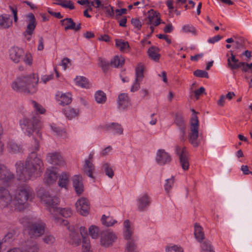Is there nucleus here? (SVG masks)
<instances>
[{"instance_id":"f257e3e1","label":"nucleus","mask_w":252,"mask_h":252,"mask_svg":"<svg viewBox=\"0 0 252 252\" xmlns=\"http://www.w3.org/2000/svg\"><path fill=\"white\" fill-rule=\"evenodd\" d=\"M31 153L25 163L18 161L15 163L17 177L18 180L27 182L40 176L43 172V163L36 152L39 149L38 141L34 139V146H32Z\"/></svg>"},{"instance_id":"f03ea898","label":"nucleus","mask_w":252,"mask_h":252,"mask_svg":"<svg viewBox=\"0 0 252 252\" xmlns=\"http://www.w3.org/2000/svg\"><path fill=\"white\" fill-rule=\"evenodd\" d=\"M34 197L33 189L26 183L18 185L13 199L8 189L0 187V205L2 207L10 205L14 206L15 210H21L28 201H32Z\"/></svg>"},{"instance_id":"7ed1b4c3","label":"nucleus","mask_w":252,"mask_h":252,"mask_svg":"<svg viewBox=\"0 0 252 252\" xmlns=\"http://www.w3.org/2000/svg\"><path fill=\"white\" fill-rule=\"evenodd\" d=\"M41 201L44 203L47 210L52 214L56 222L58 224L66 225L68 221L60 219L57 216L58 215L64 217H70L72 215V212L70 208H60L57 207L60 202V199L57 196H51L48 192H45L40 196Z\"/></svg>"},{"instance_id":"20e7f679","label":"nucleus","mask_w":252,"mask_h":252,"mask_svg":"<svg viewBox=\"0 0 252 252\" xmlns=\"http://www.w3.org/2000/svg\"><path fill=\"white\" fill-rule=\"evenodd\" d=\"M39 79L38 75L33 73L27 76H21L13 82L11 87L17 92L27 94H33L37 91Z\"/></svg>"},{"instance_id":"39448f33","label":"nucleus","mask_w":252,"mask_h":252,"mask_svg":"<svg viewBox=\"0 0 252 252\" xmlns=\"http://www.w3.org/2000/svg\"><path fill=\"white\" fill-rule=\"evenodd\" d=\"M19 123L21 128L26 135L31 136L35 133L37 136L41 137L40 129L41 125L37 114L32 118H23L20 121Z\"/></svg>"},{"instance_id":"423d86ee","label":"nucleus","mask_w":252,"mask_h":252,"mask_svg":"<svg viewBox=\"0 0 252 252\" xmlns=\"http://www.w3.org/2000/svg\"><path fill=\"white\" fill-rule=\"evenodd\" d=\"M124 237L127 240L126 248L125 252H138L137 246L135 242L131 239V236L133 234V227H131L128 220H126L124 222Z\"/></svg>"},{"instance_id":"0eeeda50","label":"nucleus","mask_w":252,"mask_h":252,"mask_svg":"<svg viewBox=\"0 0 252 252\" xmlns=\"http://www.w3.org/2000/svg\"><path fill=\"white\" fill-rule=\"evenodd\" d=\"M199 121L196 115H194L191 119L189 131L188 134L189 141L194 147L199 146L200 142L198 138Z\"/></svg>"},{"instance_id":"6e6552de","label":"nucleus","mask_w":252,"mask_h":252,"mask_svg":"<svg viewBox=\"0 0 252 252\" xmlns=\"http://www.w3.org/2000/svg\"><path fill=\"white\" fill-rule=\"evenodd\" d=\"M175 153L179 157L180 165L182 169L188 170L189 168V153L185 147L176 145L175 147Z\"/></svg>"},{"instance_id":"1a4fd4ad","label":"nucleus","mask_w":252,"mask_h":252,"mask_svg":"<svg viewBox=\"0 0 252 252\" xmlns=\"http://www.w3.org/2000/svg\"><path fill=\"white\" fill-rule=\"evenodd\" d=\"M26 17L27 19V26L26 31L23 33V35L27 40L30 41L36 28L37 23L35 17L33 13H29Z\"/></svg>"},{"instance_id":"9d476101","label":"nucleus","mask_w":252,"mask_h":252,"mask_svg":"<svg viewBox=\"0 0 252 252\" xmlns=\"http://www.w3.org/2000/svg\"><path fill=\"white\" fill-rule=\"evenodd\" d=\"M45 227V223L41 220H38L29 226V233L32 237H40L44 234Z\"/></svg>"},{"instance_id":"9b49d317","label":"nucleus","mask_w":252,"mask_h":252,"mask_svg":"<svg viewBox=\"0 0 252 252\" xmlns=\"http://www.w3.org/2000/svg\"><path fill=\"white\" fill-rule=\"evenodd\" d=\"M46 159L49 163L63 166L65 165V160L61 153L59 152H51L47 154Z\"/></svg>"},{"instance_id":"f8f14e48","label":"nucleus","mask_w":252,"mask_h":252,"mask_svg":"<svg viewBox=\"0 0 252 252\" xmlns=\"http://www.w3.org/2000/svg\"><path fill=\"white\" fill-rule=\"evenodd\" d=\"M117 236L114 233L109 230L103 231L101 233L100 244L105 247L112 245L116 241Z\"/></svg>"},{"instance_id":"ddd939ff","label":"nucleus","mask_w":252,"mask_h":252,"mask_svg":"<svg viewBox=\"0 0 252 252\" xmlns=\"http://www.w3.org/2000/svg\"><path fill=\"white\" fill-rule=\"evenodd\" d=\"M77 211L82 216H86L89 214L90 203L85 198L78 200L75 204Z\"/></svg>"},{"instance_id":"4468645a","label":"nucleus","mask_w":252,"mask_h":252,"mask_svg":"<svg viewBox=\"0 0 252 252\" xmlns=\"http://www.w3.org/2000/svg\"><path fill=\"white\" fill-rule=\"evenodd\" d=\"M62 26L64 27V30L67 31L69 30H73L75 32L79 31L81 28L80 23L76 24L71 18H66L61 20Z\"/></svg>"},{"instance_id":"2eb2a0df","label":"nucleus","mask_w":252,"mask_h":252,"mask_svg":"<svg viewBox=\"0 0 252 252\" xmlns=\"http://www.w3.org/2000/svg\"><path fill=\"white\" fill-rule=\"evenodd\" d=\"M24 56L23 50L18 47H12L9 50L10 58L15 63H18L23 60Z\"/></svg>"},{"instance_id":"dca6fc26","label":"nucleus","mask_w":252,"mask_h":252,"mask_svg":"<svg viewBox=\"0 0 252 252\" xmlns=\"http://www.w3.org/2000/svg\"><path fill=\"white\" fill-rule=\"evenodd\" d=\"M151 203L150 198L147 194H144L137 199V208L140 212L145 211Z\"/></svg>"},{"instance_id":"f3484780","label":"nucleus","mask_w":252,"mask_h":252,"mask_svg":"<svg viewBox=\"0 0 252 252\" xmlns=\"http://www.w3.org/2000/svg\"><path fill=\"white\" fill-rule=\"evenodd\" d=\"M96 8L103 9L106 16L109 17L114 16V10L113 7L105 1H101L100 0H96Z\"/></svg>"},{"instance_id":"a211bd4d","label":"nucleus","mask_w":252,"mask_h":252,"mask_svg":"<svg viewBox=\"0 0 252 252\" xmlns=\"http://www.w3.org/2000/svg\"><path fill=\"white\" fill-rule=\"evenodd\" d=\"M14 178V175L6 166L0 164V180L8 183Z\"/></svg>"},{"instance_id":"6ab92c4d","label":"nucleus","mask_w":252,"mask_h":252,"mask_svg":"<svg viewBox=\"0 0 252 252\" xmlns=\"http://www.w3.org/2000/svg\"><path fill=\"white\" fill-rule=\"evenodd\" d=\"M170 155L164 150H158L157 153L156 161L160 165H164L171 161Z\"/></svg>"},{"instance_id":"aec40b11","label":"nucleus","mask_w":252,"mask_h":252,"mask_svg":"<svg viewBox=\"0 0 252 252\" xmlns=\"http://www.w3.org/2000/svg\"><path fill=\"white\" fill-rule=\"evenodd\" d=\"M58 178L57 171L54 167L47 169L45 174V182L48 185H51L55 182Z\"/></svg>"},{"instance_id":"412c9836","label":"nucleus","mask_w":252,"mask_h":252,"mask_svg":"<svg viewBox=\"0 0 252 252\" xmlns=\"http://www.w3.org/2000/svg\"><path fill=\"white\" fill-rule=\"evenodd\" d=\"M56 99L59 104L64 106L70 104L72 101L71 95L70 93H62L58 92L56 94Z\"/></svg>"},{"instance_id":"4be33fe9","label":"nucleus","mask_w":252,"mask_h":252,"mask_svg":"<svg viewBox=\"0 0 252 252\" xmlns=\"http://www.w3.org/2000/svg\"><path fill=\"white\" fill-rule=\"evenodd\" d=\"M148 24L154 25L155 27L158 26L161 23V19L159 13L151 9L149 11Z\"/></svg>"},{"instance_id":"5701e85b","label":"nucleus","mask_w":252,"mask_h":252,"mask_svg":"<svg viewBox=\"0 0 252 252\" xmlns=\"http://www.w3.org/2000/svg\"><path fill=\"white\" fill-rule=\"evenodd\" d=\"M73 186L76 193L80 195L84 191V186L82 183L81 177L79 175H75L72 179Z\"/></svg>"},{"instance_id":"b1692460","label":"nucleus","mask_w":252,"mask_h":252,"mask_svg":"<svg viewBox=\"0 0 252 252\" xmlns=\"http://www.w3.org/2000/svg\"><path fill=\"white\" fill-rule=\"evenodd\" d=\"M118 103L120 109H125L130 105V99L128 94L125 93L120 94L118 96Z\"/></svg>"},{"instance_id":"393cba45","label":"nucleus","mask_w":252,"mask_h":252,"mask_svg":"<svg viewBox=\"0 0 252 252\" xmlns=\"http://www.w3.org/2000/svg\"><path fill=\"white\" fill-rule=\"evenodd\" d=\"M12 20L9 14H2L0 16V28L3 29H8L12 25Z\"/></svg>"},{"instance_id":"a878e982","label":"nucleus","mask_w":252,"mask_h":252,"mask_svg":"<svg viewBox=\"0 0 252 252\" xmlns=\"http://www.w3.org/2000/svg\"><path fill=\"white\" fill-rule=\"evenodd\" d=\"M94 166L91 161H90L89 160H85L83 170L84 172L90 178H94L93 172L94 171Z\"/></svg>"},{"instance_id":"bb28decb","label":"nucleus","mask_w":252,"mask_h":252,"mask_svg":"<svg viewBox=\"0 0 252 252\" xmlns=\"http://www.w3.org/2000/svg\"><path fill=\"white\" fill-rule=\"evenodd\" d=\"M67 241L72 245L78 246L81 243V239L77 232L71 231L69 234Z\"/></svg>"},{"instance_id":"cd10ccee","label":"nucleus","mask_w":252,"mask_h":252,"mask_svg":"<svg viewBox=\"0 0 252 252\" xmlns=\"http://www.w3.org/2000/svg\"><path fill=\"white\" fill-rule=\"evenodd\" d=\"M231 56L228 57L227 59V65L229 68L232 70H235L239 68V62L238 59H237L235 56L233 54L232 51H230Z\"/></svg>"},{"instance_id":"c85d7f7f","label":"nucleus","mask_w":252,"mask_h":252,"mask_svg":"<svg viewBox=\"0 0 252 252\" xmlns=\"http://www.w3.org/2000/svg\"><path fill=\"white\" fill-rule=\"evenodd\" d=\"M106 129L117 134L120 135L123 133V128L121 125L118 123H113L109 124L106 126Z\"/></svg>"},{"instance_id":"c756f323","label":"nucleus","mask_w":252,"mask_h":252,"mask_svg":"<svg viewBox=\"0 0 252 252\" xmlns=\"http://www.w3.org/2000/svg\"><path fill=\"white\" fill-rule=\"evenodd\" d=\"M7 150L8 152L12 154H16L22 152V147L18 145L14 141H9L7 144Z\"/></svg>"},{"instance_id":"7c9ffc66","label":"nucleus","mask_w":252,"mask_h":252,"mask_svg":"<svg viewBox=\"0 0 252 252\" xmlns=\"http://www.w3.org/2000/svg\"><path fill=\"white\" fill-rule=\"evenodd\" d=\"M75 82L77 85L84 88H89L91 84L89 83L88 79L83 76H77L75 79Z\"/></svg>"},{"instance_id":"2f4dec72","label":"nucleus","mask_w":252,"mask_h":252,"mask_svg":"<svg viewBox=\"0 0 252 252\" xmlns=\"http://www.w3.org/2000/svg\"><path fill=\"white\" fill-rule=\"evenodd\" d=\"M159 49L155 46H152L148 50V54L150 58L155 61H158L160 58V55L158 54Z\"/></svg>"},{"instance_id":"473e14b6","label":"nucleus","mask_w":252,"mask_h":252,"mask_svg":"<svg viewBox=\"0 0 252 252\" xmlns=\"http://www.w3.org/2000/svg\"><path fill=\"white\" fill-rule=\"evenodd\" d=\"M69 175L66 172H63L59 176V186L62 188H66L69 182Z\"/></svg>"},{"instance_id":"72a5a7b5","label":"nucleus","mask_w":252,"mask_h":252,"mask_svg":"<svg viewBox=\"0 0 252 252\" xmlns=\"http://www.w3.org/2000/svg\"><path fill=\"white\" fill-rule=\"evenodd\" d=\"M144 66L143 64L139 63L135 68L136 81L142 80L144 77Z\"/></svg>"},{"instance_id":"f704fd0d","label":"nucleus","mask_w":252,"mask_h":252,"mask_svg":"<svg viewBox=\"0 0 252 252\" xmlns=\"http://www.w3.org/2000/svg\"><path fill=\"white\" fill-rule=\"evenodd\" d=\"M194 234L195 238L199 242H201L204 239V233L203 232L202 228L196 224L194 226Z\"/></svg>"},{"instance_id":"c9c22d12","label":"nucleus","mask_w":252,"mask_h":252,"mask_svg":"<svg viewBox=\"0 0 252 252\" xmlns=\"http://www.w3.org/2000/svg\"><path fill=\"white\" fill-rule=\"evenodd\" d=\"M201 252H215L211 242L208 240L203 241L200 246Z\"/></svg>"},{"instance_id":"e433bc0d","label":"nucleus","mask_w":252,"mask_h":252,"mask_svg":"<svg viewBox=\"0 0 252 252\" xmlns=\"http://www.w3.org/2000/svg\"><path fill=\"white\" fill-rule=\"evenodd\" d=\"M174 122L177 126L179 127V129L186 128V122L182 115L177 114L175 116Z\"/></svg>"},{"instance_id":"4c0bfd02","label":"nucleus","mask_w":252,"mask_h":252,"mask_svg":"<svg viewBox=\"0 0 252 252\" xmlns=\"http://www.w3.org/2000/svg\"><path fill=\"white\" fill-rule=\"evenodd\" d=\"M64 113L67 118L69 119H71L78 115L79 110L78 109L67 107L64 110Z\"/></svg>"},{"instance_id":"58836bf2","label":"nucleus","mask_w":252,"mask_h":252,"mask_svg":"<svg viewBox=\"0 0 252 252\" xmlns=\"http://www.w3.org/2000/svg\"><path fill=\"white\" fill-rule=\"evenodd\" d=\"M116 45L121 52H124L129 48V45L127 41H125L122 39H116Z\"/></svg>"},{"instance_id":"ea45409f","label":"nucleus","mask_w":252,"mask_h":252,"mask_svg":"<svg viewBox=\"0 0 252 252\" xmlns=\"http://www.w3.org/2000/svg\"><path fill=\"white\" fill-rule=\"evenodd\" d=\"M94 97L98 103H104L106 100V94L101 91H97L94 94Z\"/></svg>"},{"instance_id":"a19ab883","label":"nucleus","mask_w":252,"mask_h":252,"mask_svg":"<svg viewBox=\"0 0 252 252\" xmlns=\"http://www.w3.org/2000/svg\"><path fill=\"white\" fill-rule=\"evenodd\" d=\"M39 249L38 245L36 242H32L28 245L27 247L22 251V252H38Z\"/></svg>"},{"instance_id":"79ce46f5","label":"nucleus","mask_w":252,"mask_h":252,"mask_svg":"<svg viewBox=\"0 0 252 252\" xmlns=\"http://www.w3.org/2000/svg\"><path fill=\"white\" fill-rule=\"evenodd\" d=\"M125 60L123 57L115 56L111 61L110 64L115 67L122 66L124 63Z\"/></svg>"},{"instance_id":"37998d69","label":"nucleus","mask_w":252,"mask_h":252,"mask_svg":"<svg viewBox=\"0 0 252 252\" xmlns=\"http://www.w3.org/2000/svg\"><path fill=\"white\" fill-rule=\"evenodd\" d=\"M102 170L109 178H112L114 176L113 170L108 163L106 162L103 164Z\"/></svg>"},{"instance_id":"c03bdc74","label":"nucleus","mask_w":252,"mask_h":252,"mask_svg":"<svg viewBox=\"0 0 252 252\" xmlns=\"http://www.w3.org/2000/svg\"><path fill=\"white\" fill-rule=\"evenodd\" d=\"M101 221L103 225L108 227L111 226L117 222V221L113 220L111 217H106L105 215L102 216Z\"/></svg>"},{"instance_id":"a18cd8bd","label":"nucleus","mask_w":252,"mask_h":252,"mask_svg":"<svg viewBox=\"0 0 252 252\" xmlns=\"http://www.w3.org/2000/svg\"><path fill=\"white\" fill-rule=\"evenodd\" d=\"M89 234L93 239L98 238L99 234V229L95 225H91L89 228Z\"/></svg>"},{"instance_id":"49530a36","label":"nucleus","mask_w":252,"mask_h":252,"mask_svg":"<svg viewBox=\"0 0 252 252\" xmlns=\"http://www.w3.org/2000/svg\"><path fill=\"white\" fill-rule=\"evenodd\" d=\"M98 65L100 66L104 72H106L109 68L110 63L105 59L101 57L98 58Z\"/></svg>"},{"instance_id":"de8ad7c7","label":"nucleus","mask_w":252,"mask_h":252,"mask_svg":"<svg viewBox=\"0 0 252 252\" xmlns=\"http://www.w3.org/2000/svg\"><path fill=\"white\" fill-rule=\"evenodd\" d=\"M174 183V177L172 176L171 178L166 179L164 185V189L166 192H169L172 189Z\"/></svg>"},{"instance_id":"09e8293b","label":"nucleus","mask_w":252,"mask_h":252,"mask_svg":"<svg viewBox=\"0 0 252 252\" xmlns=\"http://www.w3.org/2000/svg\"><path fill=\"white\" fill-rule=\"evenodd\" d=\"M82 252H92L89 239L84 238L82 245Z\"/></svg>"},{"instance_id":"8fccbe9b","label":"nucleus","mask_w":252,"mask_h":252,"mask_svg":"<svg viewBox=\"0 0 252 252\" xmlns=\"http://www.w3.org/2000/svg\"><path fill=\"white\" fill-rule=\"evenodd\" d=\"M51 128L53 132L59 136L65 137L66 133L65 131L59 127L55 126H51Z\"/></svg>"},{"instance_id":"3c124183","label":"nucleus","mask_w":252,"mask_h":252,"mask_svg":"<svg viewBox=\"0 0 252 252\" xmlns=\"http://www.w3.org/2000/svg\"><path fill=\"white\" fill-rule=\"evenodd\" d=\"M32 103L33 106L34 110L39 114H44L45 112V109L39 103L34 100L32 101Z\"/></svg>"},{"instance_id":"603ef678","label":"nucleus","mask_w":252,"mask_h":252,"mask_svg":"<svg viewBox=\"0 0 252 252\" xmlns=\"http://www.w3.org/2000/svg\"><path fill=\"white\" fill-rule=\"evenodd\" d=\"M166 252H184L183 249L178 246H168L165 249Z\"/></svg>"},{"instance_id":"864d4df0","label":"nucleus","mask_w":252,"mask_h":252,"mask_svg":"<svg viewBox=\"0 0 252 252\" xmlns=\"http://www.w3.org/2000/svg\"><path fill=\"white\" fill-rule=\"evenodd\" d=\"M182 31L185 33H191L193 34H196L195 28L190 25H186L183 27Z\"/></svg>"},{"instance_id":"5fc2aeb1","label":"nucleus","mask_w":252,"mask_h":252,"mask_svg":"<svg viewBox=\"0 0 252 252\" xmlns=\"http://www.w3.org/2000/svg\"><path fill=\"white\" fill-rule=\"evenodd\" d=\"M62 7L69 10H73L75 8L73 2L70 0H64Z\"/></svg>"},{"instance_id":"6e6d98bb","label":"nucleus","mask_w":252,"mask_h":252,"mask_svg":"<svg viewBox=\"0 0 252 252\" xmlns=\"http://www.w3.org/2000/svg\"><path fill=\"white\" fill-rule=\"evenodd\" d=\"M193 74L197 77H204L206 78H209L208 72L203 70L197 69L194 71Z\"/></svg>"},{"instance_id":"4d7b16f0","label":"nucleus","mask_w":252,"mask_h":252,"mask_svg":"<svg viewBox=\"0 0 252 252\" xmlns=\"http://www.w3.org/2000/svg\"><path fill=\"white\" fill-rule=\"evenodd\" d=\"M43 241L47 244H52L55 241V237L50 234L46 235L43 238Z\"/></svg>"},{"instance_id":"13d9d810","label":"nucleus","mask_w":252,"mask_h":252,"mask_svg":"<svg viewBox=\"0 0 252 252\" xmlns=\"http://www.w3.org/2000/svg\"><path fill=\"white\" fill-rule=\"evenodd\" d=\"M131 24L136 28L137 30H140L142 27V24L141 21L137 18H132L131 20Z\"/></svg>"},{"instance_id":"bf43d9fd","label":"nucleus","mask_w":252,"mask_h":252,"mask_svg":"<svg viewBox=\"0 0 252 252\" xmlns=\"http://www.w3.org/2000/svg\"><path fill=\"white\" fill-rule=\"evenodd\" d=\"M236 39L235 41L236 44V48L237 49L241 48L243 47L245 44L244 39L243 38H237L234 37Z\"/></svg>"},{"instance_id":"052dcab7","label":"nucleus","mask_w":252,"mask_h":252,"mask_svg":"<svg viewBox=\"0 0 252 252\" xmlns=\"http://www.w3.org/2000/svg\"><path fill=\"white\" fill-rule=\"evenodd\" d=\"M186 129V128L180 129L179 140L181 143L184 142L187 139Z\"/></svg>"},{"instance_id":"680f3d73","label":"nucleus","mask_w":252,"mask_h":252,"mask_svg":"<svg viewBox=\"0 0 252 252\" xmlns=\"http://www.w3.org/2000/svg\"><path fill=\"white\" fill-rule=\"evenodd\" d=\"M61 65L63 67L64 70H66L67 68H68L71 65L70 59L67 58H64L63 59Z\"/></svg>"},{"instance_id":"e2e57ef3","label":"nucleus","mask_w":252,"mask_h":252,"mask_svg":"<svg viewBox=\"0 0 252 252\" xmlns=\"http://www.w3.org/2000/svg\"><path fill=\"white\" fill-rule=\"evenodd\" d=\"M238 66L239 68L241 67V69L243 71L246 72L250 70V63L240 62Z\"/></svg>"},{"instance_id":"0e129e2a","label":"nucleus","mask_w":252,"mask_h":252,"mask_svg":"<svg viewBox=\"0 0 252 252\" xmlns=\"http://www.w3.org/2000/svg\"><path fill=\"white\" fill-rule=\"evenodd\" d=\"M141 82V81H136V79H135L134 83L131 88L130 91L131 92H135L138 91L140 89V83Z\"/></svg>"},{"instance_id":"69168bd1","label":"nucleus","mask_w":252,"mask_h":252,"mask_svg":"<svg viewBox=\"0 0 252 252\" xmlns=\"http://www.w3.org/2000/svg\"><path fill=\"white\" fill-rule=\"evenodd\" d=\"M205 88L203 87H200L198 90H196L194 92V95L197 99L199 98V96L205 92Z\"/></svg>"},{"instance_id":"338daca9","label":"nucleus","mask_w":252,"mask_h":252,"mask_svg":"<svg viewBox=\"0 0 252 252\" xmlns=\"http://www.w3.org/2000/svg\"><path fill=\"white\" fill-rule=\"evenodd\" d=\"M80 234L82 235L83 240H84V238L89 239L88 236H87V230L86 227L81 226L80 228Z\"/></svg>"},{"instance_id":"774afa93","label":"nucleus","mask_w":252,"mask_h":252,"mask_svg":"<svg viewBox=\"0 0 252 252\" xmlns=\"http://www.w3.org/2000/svg\"><path fill=\"white\" fill-rule=\"evenodd\" d=\"M222 38V36H220V35H216L212 38H210L208 39V41L209 43H214L220 40Z\"/></svg>"}]
</instances>
